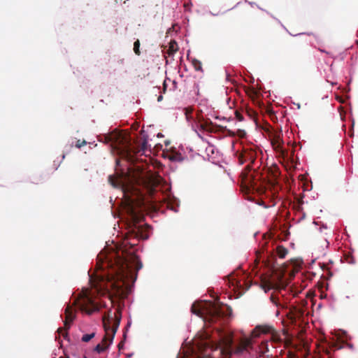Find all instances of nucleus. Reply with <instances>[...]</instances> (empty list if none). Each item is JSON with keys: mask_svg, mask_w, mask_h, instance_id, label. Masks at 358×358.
I'll use <instances>...</instances> for the list:
<instances>
[{"mask_svg": "<svg viewBox=\"0 0 358 358\" xmlns=\"http://www.w3.org/2000/svg\"><path fill=\"white\" fill-rule=\"evenodd\" d=\"M105 259L100 268H109L110 271L90 276L91 286L97 292H112L115 296L122 297L127 294L129 282L136 280L142 263L134 252H125L124 250L121 255L113 252Z\"/></svg>", "mask_w": 358, "mask_h": 358, "instance_id": "f257e3e1", "label": "nucleus"}, {"mask_svg": "<svg viewBox=\"0 0 358 358\" xmlns=\"http://www.w3.org/2000/svg\"><path fill=\"white\" fill-rule=\"evenodd\" d=\"M124 195L127 197L125 210L129 219V231L127 239L130 245H135L136 243L131 242L132 238L138 241L140 239H147L148 238L143 231V227L138 224L144 217L142 209L143 201H136L135 199L129 197L125 192Z\"/></svg>", "mask_w": 358, "mask_h": 358, "instance_id": "f03ea898", "label": "nucleus"}, {"mask_svg": "<svg viewBox=\"0 0 358 358\" xmlns=\"http://www.w3.org/2000/svg\"><path fill=\"white\" fill-rule=\"evenodd\" d=\"M257 157L256 149L251 146L244 147L242 152L238 155V162L240 164L248 162L245 171L242 172V182L245 186L248 191H256L259 194L264 192V188L262 187L259 179L256 178L253 173H251L252 164L255 163Z\"/></svg>", "mask_w": 358, "mask_h": 358, "instance_id": "7ed1b4c3", "label": "nucleus"}, {"mask_svg": "<svg viewBox=\"0 0 358 358\" xmlns=\"http://www.w3.org/2000/svg\"><path fill=\"white\" fill-rule=\"evenodd\" d=\"M105 142L111 143L116 150L122 152L126 157H131V153L145 152L148 148V140L144 138L138 149L131 146L129 136L120 132H112L104 136Z\"/></svg>", "mask_w": 358, "mask_h": 358, "instance_id": "20e7f679", "label": "nucleus"}, {"mask_svg": "<svg viewBox=\"0 0 358 358\" xmlns=\"http://www.w3.org/2000/svg\"><path fill=\"white\" fill-rule=\"evenodd\" d=\"M121 321V313L119 310L115 313L114 320L112 324V318L109 315H104L103 317V326L105 331V336L101 341L103 345H110L115 337V333L119 327Z\"/></svg>", "mask_w": 358, "mask_h": 358, "instance_id": "39448f33", "label": "nucleus"}, {"mask_svg": "<svg viewBox=\"0 0 358 358\" xmlns=\"http://www.w3.org/2000/svg\"><path fill=\"white\" fill-rule=\"evenodd\" d=\"M73 304L78 306L82 311H85L88 315L99 310V304L94 301L91 292L87 289L79 294Z\"/></svg>", "mask_w": 358, "mask_h": 358, "instance_id": "423d86ee", "label": "nucleus"}, {"mask_svg": "<svg viewBox=\"0 0 358 358\" xmlns=\"http://www.w3.org/2000/svg\"><path fill=\"white\" fill-rule=\"evenodd\" d=\"M274 331L271 326L268 325H257L251 332V338H245L241 340L239 345L236 347L234 350V353L240 354L246 350L252 345V338L259 337L262 334H268Z\"/></svg>", "mask_w": 358, "mask_h": 358, "instance_id": "0eeeda50", "label": "nucleus"}, {"mask_svg": "<svg viewBox=\"0 0 358 358\" xmlns=\"http://www.w3.org/2000/svg\"><path fill=\"white\" fill-rule=\"evenodd\" d=\"M232 314L230 306L224 304H213L209 310V322H215L218 319L229 317Z\"/></svg>", "mask_w": 358, "mask_h": 358, "instance_id": "6e6552de", "label": "nucleus"}, {"mask_svg": "<svg viewBox=\"0 0 358 358\" xmlns=\"http://www.w3.org/2000/svg\"><path fill=\"white\" fill-rule=\"evenodd\" d=\"M64 314H65V320L64 322V329H59L58 331L59 333L64 332L63 336L65 338L67 336L66 331L70 328L71 323L73 322V321L75 319L76 315H75L73 308L70 305H68L66 306V308H65Z\"/></svg>", "mask_w": 358, "mask_h": 358, "instance_id": "1a4fd4ad", "label": "nucleus"}, {"mask_svg": "<svg viewBox=\"0 0 358 358\" xmlns=\"http://www.w3.org/2000/svg\"><path fill=\"white\" fill-rule=\"evenodd\" d=\"M191 311L193 314L199 317H202L203 314V309L199 303H193L191 307Z\"/></svg>", "mask_w": 358, "mask_h": 358, "instance_id": "9d476101", "label": "nucleus"}, {"mask_svg": "<svg viewBox=\"0 0 358 358\" xmlns=\"http://www.w3.org/2000/svg\"><path fill=\"white\" fill-rule=\"evenodd\" d=\"M178 44L175 41H171L169 43V49L167 50V53L169 55H172L178 51Z\"/></svg>", "mask_w": 358, "mask_h": 358, "instance_id": "9b49d317", "label": "nucleus"}, {"mask_svg": "<svg viewBox=\"0 0 358 358\" xmlns=\"http://www.w3.org/2000/svg\"><path fill=\"white\" fill-rule=\"evenodd\" d=\"M276 252H277L278 256L280 258L283 259L287 255L288 250L287 248H285L282 245H278L276 248Z\"/></svg>", "mask_w": 358, "mask_h": 358, "instance_id": "f8f14e48", "label": "nucleus"}, {"mask_svg": "<svg viewBox=\"0 0 358 358\" xmlns=\"http://www.w3.org/2000/svg\"><path fill=\"white\" fill-rule=\"evenodd\" d=\"M272 145L276 151L280 152L282 155H284V151L282 148V143L279 139L273 141Z\"/></svg>", "mask_w": 358, "mask_h": 358, "instance_id": "ddd939ff", "label": "nucleus"}, {"mask_svg": "<svg viewBox=\"0 0 358 358\" xmlns=\"http://www.w3.org/2000/svg\"><path fill=\"white\" fill-rule=\"evenodd\" d=\"M262 286L265 292H267L270 289H274L275 285L270 281H264L262 282Z\"/></svg>", "mask_w": 358, "mask_h": 358, "instance_id": "4468645a", "label": "nucleus"}, {"mask_svg": "<svg viewBox=\"0 0 358 358\" xmlns=\"http://www.w3.org/2000/svg\"><path fill=\"white\" fill-rule=\"evenodd\" d=\"M192 66L194 69L198 71H203L201 62L196 59H193L192 61Z\"/></svg>", "mask_w": 358, "mask_h": 358, "instance_id": "2eb2a0df", "label": "nucleus"}, {"mask_svg": "<svg viewBox=\"0 0 358 358\" xmlns=\"http://www.w3.org/2000/svg\"><path fill=\"white\" fill-rule=\"evenodd\" d=\"M303 315V310L301 309L296 310L294 313H293V316L291 317V320L293 322H295L296 319H300Z\"/></svg>", "mask_w": 358, "mask_h": 358, "instance_id": "dca6fc26", "label": "nucleus"}, {"mask_svg": "<svg viewBox=\"0 0 358 358\" xmlns=\"http://www.w3.org/2000/svg\"><path fill=\"white\" fill-rule=\"evenodd\" d=\"M212 125H213V123L211 122L209 123L204 122V123H201L200 127L202 129L211 132L213 131Z\"/></svg>", "mask_w": 358, "mask_h": 358, "instance_id": "f3484780", "label": "nucleus"}, {"mask_svg": "<svg viewBox=\"0 0 358 358\" xmlns=\"http://www.w3.org/2000/svg\"><path fill=\"white\" fill-rule=\"evenodd\" d=\"M95 336V332H92L91 334H85L83 336L81 341L85 343L89 342L91 339H92Z\"/></svg>", "mask_w": 358, "mask_h": 358, "instance_id": "a211bd4d", "label": "nucleus"}, {"mask_svg": "<svg viewBox=\"0 0 358 358\" xmlns=\"http://www.w3.org/2000/svg\"><path fill=\"white\" fill-rule=\"evenodd\" d=\"M140 45L141 43L138 39H137L134 43V52L138 56L141 55Z\"/></svg>", "mask_w": 358, "mask_h": 358, "instance_id": "6ab92c4d", "label": "nucleus"}, {"mask_svg": "<svg viewBox=\"0 0 358 358\" xmlns=\"http://www.w3.org/2000/svg\"><path fill=\"white\" fill-rule=\"evenodd\" d=\"M108 347H109V345H103L102 344L99 343L95 347L94 351H96L98 353H101L103 351H105Z\"/></svg>", "mask_w": 358, "mask_h": 358, "instance_id": "aec40b11", "label": "nucleus"}, {"mask_svg": "<svg viewBox=\"0 0 358 358\" xmlns=\"http://www.w3.org/2000/svg\"><path fill=\"white\" fill-rule=\"evenodd\" d=\"M246 113H247V115L251 120H255L256 116H257V113H256V112L255 110H253L252 109H248V110H246Z\"/></svg>", "mask_w": 358, "mask_h": 358, "instance_id": "412c9836", "label": "nucleus"}, {"mask_svg": "<svg viewBox=\"0 0 358 358\" xmlns=\"http://www.w3.org/2000/svg\"><path fill=\"white\" fill-rule=\"evenodd\" d=\"M271 301L277 306H279V297L273 293L270 296Z\"/></svg>", "mask_w": 358, "mask_h": 358, "instance_id": "4be33fe9", "label": "nucleus"}, {"mask_svg": "<svg viewBox=\"0 0 358 358\" xmlns=\"http://www.w3.org/2000/svg\"><path fill=\"white\" fill-rule=\"evenodd\" d=\"M87 145V142L85 140H80V139H78L77 140L76 143V145L75 146L77 148H82L83 146Z\"/></svg>", "mask_w": 358, "mask_h": 358, "instance_id": "5701e85b", "label": "nucleus"}, {"mask_svg": "<svg viewBox=\"0 0 358 358\" xmlns=\"http://www.w3.org/2000/svg\"><path fill=\"white\" fill-rule=\"evenodd\" d=\"M193 109L192 108H185V114L186 115L187 119L190 118V115L192 113Z\"/></svg>", "mask_w": 358, "mask_h": 358, "instance_id": "b1692460", "label": "nucleus"}, {"mask_svg": "<svg viewBox=\"0 0 358 358\" xmlns=\"http://www.w3.org/2000/svg\"><path fill=\"white\" fill-rule=\"evenodd\" d=\"M235 115H236V119H237L238 121H240V122L243 121V119H244V118H243V115H242V114L241 113V112H240V111H238V110H236V111H235Z\"/></svg>", "mask_w": 358, "mask_h": 358, "instance_id": "393cba45", "label": "nucleus"}, {"mask_svg": "<svg viewBox=\"0 0 358 358\" xmlns=\"http://www.w3.org/2000/svg\"><path fill=\"white\" fill-rule=\"evenodd\" d=\"M229 282L231 283L232 286H238V282L236 281L233 277H229Z\"/></svg>", "mask_w": 358, "mask_h": 358, "instance_id": "a878e982", "label": "nucleus"}, {"mask_svg": "<svg viewBox=\"0 0 358 358\" xmlns=\"http://www.w3.org/2000/svg\"><path fill=\"white\" fill-rule=\"evenodd\" d=\"M124 345V341H121L119 344H118V348L119 349H120Z\"/></svg>", "mask_w": 358, "mask_h": 358, "instance_id": "bb28decb", "label": "nucleus"}, {"mask_svg": "<svg viewBox=\"0 0 358 358\" xmlns=\"http://www.w3.org/2000/svg\"><path fill=\"white\" fill-rule=\"evenodd\" d=\"M162 99H163V96H162V95H159V96H158V98H157V101H161L162 100Z\"/></svg>", "mask_w": 358, "mask_h": 358, "instance_id": "cd10ccee", "label": "nucleus"}, {"mask_svg": "<svg viewBox=\"0 0 358 358\" xmlns=\"http://www.w3.org/2000/svg\"><path fill=\"white\" fill-rule=\"evenodd\" d=\"M165 90H166V83H165V81H164V90L165 91Z\"/></svg>", "mask_w": 358, "mask_h": 358, "instance_id": "c85d7f7f", "label": "nucleus"}, {"mask_svg": "<svg viewBox=\"0 0 358 358\" xmlns=\"http://www.w3.org/2000/svg\"><path fill=\"white\" fill-rule=\"evenodd\" d=\"M357 43L358 44V41H357Z\"/></svg>", "mask_w": 358, "mask_h": 358, "instance_id": "c756f323", "label": "nucleus"}]
</instances>
